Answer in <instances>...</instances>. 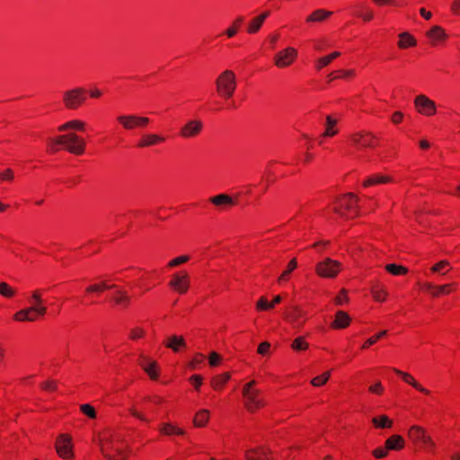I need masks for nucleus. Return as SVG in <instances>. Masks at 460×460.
Returning <instances> with one entry per match:
<instances>
[{"mask_svg":"<svg viewBox=\"0 0 460 460\" xmlns=\"http://www.w3.org/2000/svg\"><path fill=\"white\" fill-rule=\"evenodd\" d=\"M394 371L397 375L401 376L404 382H406L407 384L411 385L415 389H417L420 392H421L423 394H429V391L427 390L426 388H424L423 386H421L410 374L402 372V371H401V370H399L397 368H394Z\"/></svg>","mask_w":460,"mask_h":460,"instance_id":"6ab92c4d","label":"nucleus"},{"mask_svg":"<svg viewBox=\"0 0 460 460\" xmlns=\"http://www.w3.org/2000/svg\"><path fill=\"white\" fill-rule=\"evenodd\" d=\"M337 124V120L331 116L326 117V128L323 134V137H332L337 134V129L334 126Z\"/></svg>","mask_w":460,"mask_h":460,"instance_id":"c9c22d12","label":"nucleus"},{"mask_svg":"<svg viewBox=\"0 0 460 460\" xmlns=\"http://www.w3.org/2000/svg\"><path fill=\"white\" fill-rule=\"evenodd\" d=\"M41 387L44 390L55 391L57 389V382L54 380H48L41 384Z\"/></svg>","mask_w":460,"mask_h":460,"instance_id":"13d9d810","label":"nucleus"},{"mask_svg":"<svg viewBox=\"0 0 460 460\" xmlns=\"http://www.w3.org/2000/svg\"><path fill=\"white\" fill-rule=\"evenodd\" d=\"M372 423L376 428L390 429L393 426V420L386 415H380L372 419Z\"/></svg>","mask_w":460,"mask_h":460,"instance_id":"c85d7f7f","label":"nucleus"},{"mask_svg":"<svg viewBox=\"0 0 460 460\" xmlns=\"http://www.w3.org/2000/svg\"><path fill=\"white\" fill-rule=\"evenodd\" d=\"M165 346L172 349L174 352H177L179 351L180 347L184 348L186 343L182 336L172 335L167 339Z\"/></svg>","mask_w":460,"mask_h":460,"instance_id":"4be33fe9","label":"nucleus"},{"mask_svg":"<svg viewBox=\"0 0 460 460\" xmlns=\"http://www.w3.org/2000/svg\"><path fill=\"white\" fill-rule=\"evenodd\" d=\"M332 15V12L325 9H316L305 19L306 22H323Z\"/></svg>","mask_w":460,"mask_h":460,"instance_id":"a211bd4d","label":"nucleus"},{"mask_svg":"<svg viewBox=\"0 0 460 460\" xmlns=\"http://www.w3.org/2000/svg\"><path fill=\"white\" fill-rule=\"evenodd\" d=\"M387 450L386 447L385 448H382V447H379V448H376L373 451V455L376 457V458H383L385 457L386 455H387Z\"/></svg>","mask_w":460,"mask_h":460,"instance_id":"0e129e2a","label":"nucleus"},{"mask_svg":"<svg viewBox=\"0 0 460 460\" xmlns=\"http://www.w3.org/2000/svg\"><path fill=\"white\" fill-rule=\"evenodd\" d=\"M203 355L197 354L192 361L190 363V367L195 368L197 365L200 364L203 361Z\"/></svg>","mask_w":460,"mask_h":460,"instance_id":"338daca9","label":"nucleus"},{"mask_svg":"<svg viewBox=\"0 0 460 460\" xmlns=\"http://www.w3.org/2000/svg\"><path fill=\"white\" fill-rule=\"evenodd\" d=\"M13 318H14V320L19 321V322H24V321L33 322L36 320V315L32 314V313L31 312L29 307H27V308L22 309L19 312H17L13 315Z\"/></svg>","mask_w":460,"mask_h":460,"instance_id":"c756f323","label":"nucleus"},{"mask_svg":"<svg viewBox=\"0 0 460 460\" xmlns=\"http://www.w3.org/2000/svg\"><path fill=\"white\" fill-rule=\"evenodd\" d=\"M145 335V330L140 327H136L130 330L129 338L131 340H137Z\"/></svg>","mask_w":460,"mask_h":460,"instance_id":"5fc2aeb1","label":"nucleus"},{"mask_svg":"<svg viewBox=\"0 0 460 460\" xmlns=\"http://www.w3.org/2000/svg\"><path fill=\"white\" fill-rule=\"evenodd\" d=\"M85 123L82 120L78 119H73L70 121H67L61 126L58 127V130L63 132L69 129H77V130H84V129Z\"/></svg>","mask_w":460,"mask_h":460,"instance_id":"cd10ccee","label":"nucleus"},{"mask_svg":"<svg viewBox=\"0 0 460 460\" xmlns=\"http://www.w3.org/2000/svg\"><path fill=\"white\" fill-rule=\"evenodd\" d=\"M81 411L91 419L96 418V411L94 408L90 404H82L80 406Z\"/></svg>","mask_w":460,"mask_h":460,"instance_id":"603ef678","label":"nucleus"},{"mask_svg":"<svg viewBox=\"0 0 460 460\" xmlns=\"http://www.w3.org/2000/svg\"><path fill=\"white\" fill-rule=\"evenodd\" d=\"M85 91L77 87L64 92L63 102L65 106L70 110L77 109L85 101Z\"/></svg>","mask_w":460,"mask_h":460,"instance_id":"20e7f679","label":"nucleus"},{"mask_svg":"<svg viewBox=\"0 0 460 460\" xmlns=\"http://www.w3.org/2000/svg\"><path fill=\"white\" fill-rule=\"evenodd\" d=\"M297 267V262L296 259H292L288 267L287 270L282 272V274L278 279L279 282L284 281L288 279V275Z\"/></svg>","mask_w":460,"mask_h":460,"instance_id":"a19ab883","label":"nucleus"},{"mask_svg":"<svg viewBox=\"0 0 460 460\" xmlns=\"http://www.w3.org/2000/svg\"><path fill=\"white\" fill-rule=\"evenodd\" d=\"M218 94L226 99L231 98L236 88V77L232 70L223 71L216 80Z\"/></svg>","mask_w":460,"mask_h":460,"instance_id":"f257e3e1","label":"nucleus"},{"mask_svg":"<svg viewBox=\"0 0 460 460\" xmlns=\"http://www.w3.org/2000/svg\"><path fill=\"white\" fill-rule=\"evenodd\" d=\"M329 377H330V373L325 372L323 375L318 376L314 377V379H312L311 384L314 386H321L328 381Z\"/></svg>","mask_w":460,"mask_h":460,"instance_id":"8fccbe9b","label":"nucleus"},{"mask_svg":"<svg viewBox=\"0 0 460 460\" xmlns=\"http://www.w3.org/2000/svg\"><path fill=\"white\" fill-rule=\"evenodd\" d=\"M208 359L210 366L216 367L219 363L221 357L217 352H211L208 357Z\"/></svg>","mask_w":460,"mask_h":460,"instance_id":"052dcab7","label":"nucleus"},{"mask_svg":"<svg viewBox=\"0 0 460 460\" xmlns=\"http://www.w3.org/2000/svg\"><path fill=\"white\" fill-rule=\"evenodd\" d=\"M190 260V257L188 255H182L180 257H177L171 261H169L168 266L169 267H176L181 263H184Z\"/></svg>","mask_w":460,"mask_h":460,"instance_id":"6e6d98bb","label":"nucleus"},{"mask_svg":"<svg viewBox=\"0 0 460 460\" xmlns=\"http://www.w3.org/2000/svg\"><path fill=\"white\" fill-rule=\"evenodd\" d=\"M308 343L305 341L304 337H297L293 341L291 348L294 350H305L308 348Z\"/></svg>","mask_w":460,"mask_h":460,"instance_id":"49530a36","label":"nucleus"},{"mask_svg":"<svg viewBox=\"0 0 460 460\" xmlns=\"http://www.w3.org/2000/svg\"><path fill=\"white\" fill-rule=\"evenodd\" d=\"M72 439L69 436L61 434L56 442V450L58 456L62 458H73L74 454L72 451Z\"/></svg>","mask_w":460,"mask_h":460,"instance_id":"1a4fd4ad","label":"nucleus"},{"mask_svg":"<svg viewBox=\"0 0 460 460\" xmlns=\"http://www.w3.org/2000/svg\"><path fill=\"white\" fill-rule=\"evenodd\" d=\"M13 179V172L11 169H6L4 172H0L1 181H12Z\"/></svg>","mask_w":460,"mask_h":460,"instance_id":"e2e57ef3","label":"nucleus"},{"mask_svg":"<svg viewBox=\"0 0 460 460\" xmlns=\"http://www.w3.org/2000/svg\"><path fill=\"white\" fill-rule=\"evenodd\" d=\"M341 270V264L330 258L324 259L316 265V272L323 278H334Z\"/></svg>","mask_w":460,"mask_h":460,"instance_id":"423d86ee","label":"nucleus"},{"mask_svg":"<svg viewBox=\"0 0 460 460\" xmlns=\"http://www.w3.org/2000/svg\"><path fill=\"white\" fill-rule=\"evenodd\" d=\"M135 121L137 124V128H144L150 122L147 117L135 115Z\"/></svg>","mask_w":460,"mask_h":460,"instance_id":"4d7b16f0","label":"nucleus"},{"mask_svg":"<svg viewBox=\"0 0 460 460\" xmlns=\"http://www.w3.org/2000/svg\"><path fill=\"white\" fill-rule=\"evenodd\" d=\"M203 129V122L199 119L188 120L180 130V135L183 138H192L198 137Z\"/></svg>","mask_w":460,"mask_h":460,"instance_id":"9d476101","label":"nucleus"},{"mask_svg":"<svg viewBox=\"0 0 460 460\" xmlns=\"http://www.w3.org/2000/svg\"><path fill=\"white\" fill-rule=\"evenodd\" d=\"M255 385L256 381L252 380L243 387V395L245 399L244 405L251 412H254L256 410L265 405L264 401L260 397L261 391L254 388Z\"/></svg>","mask_w":460,"mask_h":460,"instance_id":"7ed1b4c3","label":"nucleus"},{"mask_svg":"<svg viewBox=\"0 0 460 460\" xmlns=\"http://www.w3.org/2000/svg\"><path fill=\"white\" fill-rule=\"evenodd\" d=\"M451 10H452V11H453V13H456V15H460V0H455V1L452 3Z\"/></svg>","mask_w":460,"mask_h":460,"instance_id":"774afa93","label":"nucleus"},{"mask_svg":"<svg viewBox=\"0 0 460 460\" xmlns=\"http://www.w3.org/2000/svg\"><path fill=\"white\" fill-rule=\"evenodd\" d=\"M281 296H274L273 300L271 303L268 302L267 298L264 297V296H261L258 301H257V304H256V308L258 310H270V309H272L274 307L275 305L279 304L281 302Z\"/></svg>","mask_w":460,"mask_h":460,"instance_id":"a878e982","label":"nucleus"},{"mask_svg":"<svg viewBox=\"0 0 460 460\" xmlns=\"http://www.w3.org/2000/svg\"><path fill=\"white\" fill-rule=\"evenodd\" d=\"M417 111L425 116H431L437 112L436 103L424 94H420L414 99Z\"/></svg>","mask_w":460,"mask_h":460,"instance_id":"6e6552de","label":"nucleus"},{"mask_svg":"<svg viewBox=\"0 0 460 460\" xmlns=\"http://www.w3.org/2000/svg\"><path fill=\"white\" fill-rule=\"evenodd\" d=\"M297 57V51L293 47H288L274 56V65L279 68L290 66Z\"/></svg>","mask_w":460,"mask_h":460,"instance_id":"0eeeda50","label":"nucleus"},{"mask_svg":"<svg viewBox=\"0 0 460 460\" xmlns=\"http://www.w3.org/2000/svg\"><path fill=\"white\" fill-rule=\"evenodd\" d=\"M31 300L35 303H43V299L41 296V291L39 289L34 290L31 294Z\"/></svg>","mask_w":460,"mask_h":460,"instance_id":"69168bd1","label":"nucleus"},{"mask_svg":"<svg viewBox=\"0 0 460 460\" xmlns=\"http://www.w3.org/2000/svg\"><path fill=\"white\" fill-rule=\"evenodd\" d=\"M271 454L272 451L263 446L247 449L244 453L247 460H270Z\"/></svg>","mask_w":460,"mask_h":460,"instance_id":"9b49d317","label":"nucleus"},{"mask_svg":"<svg viewBox=\"0 0 460 460\" xmlns=\"http://www.w3.org/2000/svg\"><path fill=\"white\" fill-rule=\"evenodd\" d=\"M400 40L398 42V46L401 49H405L408 47H412L416 45V40L410 35L408 32H402L399 35Z\"/></svg>","mask_w":460,"mask_h":460,"instance_id":"473e14b6","label":"nucleus"},{"mask_svg":"<svg viewBox=\"0 0 460 460\" xmlns=\"http://www.w3.org/2000/svg\"><path fill=\"white\" fill-rule=\"evenodd\" d=\"M404 446V440L400 435H394L385 441V447L388 450H399Z\"/></svg>","mask_w":460,"mask_h":460,"instance_id":"393cba45","label":"nucleus"},{"mask_svg":"<svg viewBox=\"0 0 460 460\" xmlns=\"http://www.w3.org/2000/svg\"><path fill=\"white\" fill-rule=\"evenodd\" d=\"M392 181V179L389 176L374 174L369 176L364 182V187L372 186L375 184H381Z\"/></svg>","mask_w":460,"mask_h":460,"instance_id":"bb28decb","label":"nucleus"},{"mask_svg":"<svg viewBox=\"0 0 460 460\" xmlns=\"http://www.w3.org/2000/svg\"><path fill=\"white\" fill-rule=\"evenodd\" d=\"M355 15L364 22H370L374 18V13L370 7L365 4H359L355 6Z\"/></svg>","mask_w":460,"mask_h":460,"instance_id":"412c9836","label":"nucleus"},{"mask_svg":"<svg viewBox=\"0 0 460 460\" xmlns=\"http://www.w3.org/2000/svg\"><path fill=\"white\" fill-rule=\"evenodd\" d=\"M263 23V17H255L252 20L248 26V32L251 34L256 33Z\"/></svg>","mask_w":460,"mask_h":460,"instance_id":"79ce46f5","label":"nucleus"},{"mask_svg":"<svg viewBox=\"0 0 460 460\" xmlns=\"http://www.w3.org/2000/svg\"><path fill=\"white\" fill-rule=\"evenodd\" d=\"M114 300L117 304L127 306L129 304L130 298L125 291L119 290Z\"/></svg>","mask_w":460,"mask_h":460,"instance_id":"a18cd8bd","label":"nucleus"},{"mask_svg":"<svg viewBox=\"0 0 460 460\" xmlns=\"http://www.w3.org/2000/svg\"><path fill=\"white\" fill-rule=\"evenodd\" d=\"M160 431L165 435H172V434L183 435L184 434L183 429L177 428L170 423H164L160 429Z\"/></svg>","mask_w":460,"mask_h":460,"instance_id":"e433bc0d","label":"nucleus"},{"mask_svg":"<svg viewBox=\"0 0 460 460\" xmlns=\"http://www.w3.org/2000/svg\"><path fill=\"white\" fill-rule=\"evenodd\" d=\"M426 35L430 40L432 45H436L447 39L446 31L438 25L433 26L427 31Z\"/></svg>","mask_w":460,"mask_h":460,"instance_id":"f3484780","label":"nucleus"},{"mask_svg":"<svg viewBox=\"0 0 460 460\" xmlns=\"http://www.w3.org/2000/svg\"><path fill=\"white\" fill-rule=\"evenodd\" d=\"M210 202L216 206H223L228 205L231 206L234 204L233 199L227 194H219L210 198Z\"/></svg>","mask_w":460,"mask_h":460,"instance_id":"7c9ffc66","label":"nucleus"},{"mask_svg":"<svg viewBox=\"0 0 460 460\" xmlns=\"http://www.w3.org/2000/svg\"><path fill=\"white\" fill-rule=\"evenodd\" d=\"M452 284H446L438 287L434 286V289L431 291L430 294L432 295V296L438 297L441 294L449 293L448 288H450Z\"/></svg>","mask_w":460,"mask_h":460,"instance_id":"3c124183","label":"nucleus"},{"mask_svg":"<svg viewBox=\"0 0 460 460\" xmlns=\"http://www.w3.org/2000/svg\"><path fill=\"white\" fill-rule=\"evenodd\" d=\"M341 53L338 51L332 52L330 55H327L325 57L320 58L316 61V69L321 70L323 67L328 66L333 59L340 57Z\"/></svg>","mask_w":460,"mask_h":460,"instance_id":"f704fd0d","label":"nucleus"},{"mask_svg":"<svg viewBox=\"0 0 460 460\" xmlns=\"http://www.w3.org/2000/svg\"><path fill=\"white\" fill-rule=\"evenodd\" d=\"M32 314L37 316H43L47 313V307L43 303H35L29 307Z\"/></svg>","mask_w":460,"mask_h":460,"instance_id":"37998d69","label":"nucleus"},{"mask_svg":"<svg viewBox=\"0 0 460 460\" xmlns=\"http://www.w3.org/2000/svg\"><path fill=\"white\" fill-rule=\"evenodd\" d=\"M270 348V343H269L268 341H264L259 345L257 351L261 355H265L269 352Z\"/></svg>","mask_w":460,"mask_h":460,"instance_id":"680f3d73","label":"nucleus"},{"mask_svg":"<svg viewBox=\"0 0 460 460\" xmlns=\"http://www.w3.org/2000/svg\"><path fill=\"white\" fill-rule=\"evenodd\" d=\"M209 418V411L208 410H200L198 411L193 419V423L196 427H203L207 424Z\"/></svg>","mask_w":460,"mask_h":460,"instance_id":"2f4dec72","label":"nucleus"},{"mask_svg":"<svg viewBox=\"0 0 460 460\" xmlns=\"http://www.w3.org/2000/svg\"><path fill=\"white\" fill-rule=\"evenodd\" d=\"M117 119L126 130H132L137 128V124L135 121V114L119 115Z\"/></svg>","mask_w":460,"mask_h":460,"instance_id":"5701e85b","label":"nucleus"},{"mask_svg":"<svg viewBox=\"0 0 460 460\" xmlns=\"http://www.w3.org/2000/svg\"><path fill=\"white\" fill-rule=\"evenodd\" d=\"M112 288H114V286H109L105 282H102L100 284H93V285L89 286L86 288V292H88V293L102 292L104 289Z\"/></svg>","mask_w":460,"mask_h":460,"instance_id":"de8ad7c7","label":"nucleus"},{"mask_svg":"<svg viewBox=\"0 0 460 460\" xmlns=\"http://www.w3.org/2000/svg\"><path fill=\"white\" fill-rule=\"evenodd\" d=\"M358 198L353 193H348L336 200L337 206L333 211L340 217H346V212L357 211Z\"/></svg>","mask_w":460,"mask_h":460,"instance_id":"39448f33","label":"nucleus"},{"mask_svg":"<svg viewBox=\"0 0 460 460\" xmlns=\"http://www.w3.org/2000/svg\"><path fill=\"white\" fill-rule=\"evenodd\" d=\"M448 266L449 262L447 261H440L431 267V271L445 275L450 270Z\"/></svg>","mask_w":460,"mask_h":460,"instance_id":"ea45409f","label":"nucleus"},{"mask_svg":"<svg viewBox=\"0 0 460 460\" xmlns=\"http://www.w3.org/2000/svg\"><path fill=\"white\" fill-rule=\"evenodd\" d=\"M385 270L394 276L404 275L408 272L407 268L394 263L387 264Z\"/></svg>","mask_w":460,"mask_h":460,"instance_id":"4c0bfd02","label":"nucleus"},{"mask_svg":"<svg viewBox=\"0 0 460 460\" xmlns=\"http://www.w3.org/2000/svg\"><path fill=\"white\" fill-rule=\"evenodd\" d=\"M350 317L344 311L336 313L335 320L332 323V327L335 329H343L349 325Z\"/></svg>","mask_w":460,"mask_h":460,"instance_id":"aec40b11","label":"nucleus"},{"mask_svg":"<svg viewBox=\"0 0 460 460\" xmlns=\"http://www.w3.org/2000/svg\"><path fill=\"white\" fill-rule=\"evenodd\" d=\"M387 334V331L384 330L378 332L376 335L372 336L363 344L362 348L367 349L369 346L375 344L380 338L385 337Z\"/></svg>","mask_w":460,"mask_h":460,"instance_id":"09e8293b","label":"nucleus"},{"mask_svg":"<svg viewBox=\"0 0 460 460\" xmlns=\"http://www.w3.org/2000/svg\"><path fill=\"white\" fill-rule=\"evenodd\" d=\"M352 141L362 147L373 146L376 136L370 132L361 131L351 136Z\"/></svg>","mask_w":460,"mask_h":460,"instance_id":"4468645a","label":"nucleus"},{"mask_svg":"<svg viewBox=\"0 0 460 460\" xmlns=\"http://www.w3.org/2000/svg\"><path fill=\"white\" fill-rule=\"evenodd\" d=\"M164 141L165 137L162 135L148 133L142 135L137 143V146L140 148L150 147L164 143Z\"/></svg>","mask_w":460,"mask_h":460,"instance_id":"ddd939ff","label":"nucleus"},{"mask_svg":"<svg viewBox=\"0 0 460 460\" xmlns=\"http://www.w3.org/2000/svg\"><path fill=\"white\" fill-rule=\"evenodd\" d=\"M15 294V290L6 282L0 283V295L4 297H12Z\"/></svg>","mask_w":460,"mask_h":460,"instance_id":"c03bdc74","label":"nucleus"},{"mask_svg":"<svg viewBox=\"0 0 460 460\" xmlns=\"http://www.w3.org/2000/svg\"><path fill=\"white\" fill-rule=\"evenodd\" d=\"M408 435L413 441H421L423 444H432L431 438L428 436L425 429L420 426H411Z\"/></svg>","mask_w":460,"mask_h":460,"instance_id":"dca6fc26","label":"nucleus"},{"mask_svg":"<svg viewBox=\"0 0 460 460\" xmlns=\"http://www.w3.org/2000/svg\"><path fill=\"white\" fill-rule=\"evenodd\" d=\"M335 303L339 305L348 301L347 292L345 289H342L339 296L335 297Z\"/></svg>","mask_w":460,"mask_h":460,"instance_id":"bf43d9fd","label":"nucleus"},{"mask_svg":"<svg viewBox=\"0 0 460 460\" xmlns=\"http://www.w3.org/2000/svg\"><path fill=\"white\" fill-rule=\"evenodd\" d=\"M189 285V276L186 272L182 273L181 275L174 274L172 280L169 282V286L181 294L187 292Z\"/></svg>","mask_w":460,"mask_h":460,"instance_id":"f8f14e48","label":"nucleus"},{"mask_svg":"<svg viewBox=\"0 0 460 460\" xmlns=\"http://www.w3.org/2000/svg\"><path fill=\"white\" fill-rule=\"evenodd\" d=\"M141 358L143 359V361L140 362V366L142 367V368L148 374L150 378L156 379L158 376L157 373L155 372V367L157 366L156 362L150 361L144 356H141Z\"/></svg>","mask_w":460,"mask_h":460,"instance_id":"b1692460","label":"nucleus"},{"mask_svg":"<svg viewBox=\"0 0 460 460\" xmlns=\"http://www.w3.org/2000/svg\"><path fill=\"white\" fill-rule=\"evenodd\" d=\"M230 374L229 373H224L218 376H216L211 380V385L214 389L218 390L221 389L224 385L230 379Z\"/></svg>","mask_w":460,"mask_h":460,"instance_id":"72a5a7b5","label":"nucleus"},{"mask_svg":"<svg viewBox=\"0 0 460 460\" xmlns=\"http://www.w3.org/2000/svg\"><path fill=\"white\" fill-rule=\"evenodd\" d=\"M53 145L63 146L69 153L82 155L84 152L85 141L75 133L61 135L52 140Z\"/></svg>","mask_w":460,"mask_h":460,"instance_id":"f03ea898","label":"nucleus"},{"mask_svg":"<svg viewBox=\"0 0 460 460\" xmlns=\"http://www.w3.org/2000/svg\"><path fill=\"white\" fill-rule=\"evenodd\" d=\"M371 293L373 297L379 302L385 301L386 296V291L383 287H380L379 285H376L372 288Z\"/></svg>","mask_w":460,"mask_h":460,"instance_id":"58836bf2","label":"nucleus"},{"mask_svg":"<svg viewBox=\"0 0 460 460\" xmlns=\"http://www.w3.org/2000/svg\"><path fill=\"white\" fill-rule=\"evenodd\" d=\"M304 317H305V312L297 306H292L290 310L285 314V318L295 327L302 326L304 320L301 319Z\"/></svg>","mask_w":460,"mask_h":460,"instance_id":"2eb2a0df","label":"nucleus"},{"mask_svg":"<svg viewBox=\"0 0 460 460\" xmlns=\"http://www.w3.org/2000/svg\"><path fill=\"white\" fill-rule=\"evenodd\" d=\"M243 22V18L242 16H239L234 22L233 27L229 28L226 33V35L231 38L234 37L238 30V26Z\"/></svg>","mask_w":460,"mask_h":460,"instance_id":"864d4df0","label":"nucleus"}]
</instances>
